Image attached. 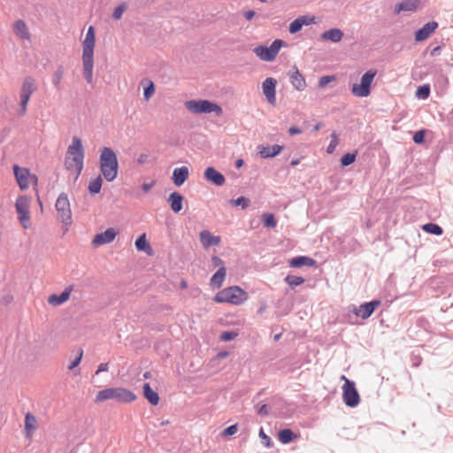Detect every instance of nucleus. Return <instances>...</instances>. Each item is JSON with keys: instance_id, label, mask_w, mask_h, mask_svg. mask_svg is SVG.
I'll use <instances>...</instances> for the list:
<instances>
[{"instance_id": "nucleus-34", "label": "nucleus", "mask_w": 453, "mask_h": 453, "mask_svg": "<svg viewBox=\"0 0 453 453\" xmlns=\"http://www.w3.org/2000/svg\"><path fill=\"white\" fill-rule=\"evenodd\" d=\"M296 438V434L290 428H284L278 432V439L282 444H288Z\"/></svg>"}, {"instance_id": "nucleus-30", "label": "nucleus", "mask_w": 453, "mask_h": 453, "mask_svg": "<svg viewBox=\"0 0 453 453\" xmlns=\"http://www.w3.org/2000/svg\"><path fill=\"white\" fill-rule=\"evenodd\" d=\"M13 30L15 34L22 40H30V33L26 22L22 19H18L14 22Z\"/></svg>"}, {"instance_id": "nucleus-22", "label": "nucleus", "mask_w": 453, "mask_h": 453, "mask_svg": "<svg viewBox=\"0 0 453 453\" xmlns=\"http://www.w3.org/2000/svg\"><path fill=\"white\" fill-rule=\"evenodd\" d=\"M167 202L171 210L174 213H179L183 209L184 196L180 192L173 191L169 195Z\"/></svg>"}, {"instance_id": "nucleus-41", "label": "nucleus", "mask_w": 453, "mask_h": 453, "mask_svg": "<svg viewBox=\"0 0 453 453\" xmlns=\"http://www.w3.org/2000/svg\"><path fill=\"white\" fill-rule=\"evenodd\" d=\"M416 97L418 99H426L430 96V86L428 84H423L418 87L415 92Z\"/></svg>"}, {"instance_id": "nucleus-37", "label": "nucleus", "mask_w": 453, "mask_h": 453, "mask_svg": "<svg viewBox=\"0 0 453 453\" xmlns=\"http://www.w3.org/2000/svg\"><path fill=\"white\" fill-rule=\"evenodd\" d=\"M357 156V150L353 152L345 153L344 155L342 156L340 159L341 166L343 168L352 165L356 161Z\"/></svg>"}, {"instance_id": "nucleus-55", "label": "nucleus", "mask_w": 453, "mask_h": 453, "mask_svg": "<svg viewBox=\"0 0 453 453\" xmlns=\"http://www.w3.org/2000/svg\"><path fill=\"white\" fill-rule=\"evenodd\" d=\"M270 406L264 403L262 404L257 410V415L261 416V417H265L269 414L270 412Z\"/></svg>"}, {"instance_id": "nucleus-35", "label": "nucleus", "mask_w": 453, "mask_h": 453, "mask_svg": "<svg viewBox=\"0 0 453 453\" xmlns=\"http://www.w3.org/2000/svg\"><path fill=\"white\" fill-rule=\"evenodd\" d=\"M102 185H103V178L101 175H98L97 177H96L94 180H92L88 183V189L89 194L91 196H96V195L99 194L102 189Z\"/></svg>"}, {"instance_id": "nucleus-28", "label": "nucleus", "mask_w": 453, "mask_h": 453, "mask_svg": "<svg viewBox=\"0 0 453 453\" xmlns=\"http://www.w3.org/2000/svg\"><path fill=\"white\" fill-rule=\"evenodd\" d=\"M322 40L330 41L332 42H339L343 37V32L340 28H330L324 31L320 35Z\"/></svg>"}, {"instance_id": "nucleus-4", "label": "nucleus", "mask_w": 453, "mask_h": 453, "mask_svg": "<svg viewBox=\"0 0 453 453\" xmlns=\"http://www.w3.org/2000/svg\"><path fill=\"white\" fill-rule=\"evenodd\" d=\"M185 106L189 111L196 114L214 112L217 117H220L223 113L219 104L207 99L188 100L185 102Z\"/></svg>"}, {"instance_id": "nucleus-2", "label": "nucleus", "mask_w": 453, "mask_h": 453, "mask_svg": "<svg viewBox=\"0 0 453 453\" xmlns=\"http://www.w3.org/2000/svg\"><path fill=\"white\" fill-rule=\"evenodd\" d=\"M248 297V293L241 287L231 286L219 291L213 297V301L218 303H229L234 305H241Z\"/></svg>"}, {"instance_id": "nucleus-19", "label": "nucleus", "mask_w": 453, "mask_h": 453, "mask_svg": "<svg viewBox=\"0 0 453 453\" xmlns=\"http://www.w3.org/2000/svg\"><path fill=\"white\" fill-rule=\"evenodd\" d=\"M289 80L290 83L296 90L303 91L305 89V79L296 65L289 72Z\"/></svg>"}, {"instance_id": "nucleus-59", "label": "nucleus", "mask_w": 453, "mask_h": 453, "mask_svg": "<svg viewBox=\"0 0 453 453\" xmlns=\"http://www.w3.org/2000/svg\"><path fill=\"white\" fill-rule=\"evenodd\" d=\"M349 312L354 313L357 317H360L359 306L357 307L355 304H351L348 307Z\"/></svg>"}, {"instance_id": "nucleus-48", "label": "nucleus", "mask_w": 453, "mask_h": 453, "mask_svg": "<svg viewBox=\"0 0 453 453\" xmlns=\"http://www.w3.org/2000/svg\"><path fill=\"white\" fill-rule=\"evenodd\" d=\"M238 334L235 331L229 330L224 331L220 334V340L223 342H230L237 337Z\"/></svg>"}, {"instance_id": "nucleus-42", "label": "nucleus", "mask_w": 453, "mask_h": 453, "mask_svg": "<svg viewBox=\"0 0 453 453\" xmlns=\"http://www.w3.org/2000/svg\"><path fill=\"white\" fill-rule=\"evenodd\" d=\"M426 129H419L416 131L412 136V140L416 144H423L426 141Z\"/></svg>"}, {"instance_id": "nucleus-49", "label": "nucleus", "mask_w": 453, "mask_h": 453, "mask_svg": "<svg viewBox=\"0 0 453 453\" xmlns=\"http://www.w3.org/2000/svg\"><path fill=\"white\" fill-rule=\"evenodd\" d=\"M259 436L261 438V442L266 447L271 448L273 445L272 439L264 432L263 428H260Z\"/></svg>"}, {"instance_id": "nucleus-32", "label": "nucleus", "mask_w": 453, "mask_h": 453, "mask_svg": "<svg viewBox=\"0 0 453 453\" xmlns=\"http://www.w3.org/2000/svg\"><path fill=\"white\" fill-rule=\"evenodd\" d=\"M418 0H403L401 3L395 4L394 12L395 14L400 13L401 12H411L416 10L418 6Z\"/></svg>"}, {"instance_id": "nucleus-8", "label": "nucleus", "mask_w": 453, "mask_h": 453, "mask_svg": "<svg viewBox=\"0 0 453 453\" xmlns=\"http://www.w3.org/2000/svg\"><path fill=\"white\" fill-rule=\"evenodd\" d=\"M55 208L58 211V218L61 222L66 226L72 224V211L70 209V203L67 195L62 192L55 203Z\"/></svg>"}, {"instance_id": "nucleus-45", "label": "nucleus", "mask_w": 453, "mask_h": 453, "mask_svg": "<svg viewBox=\"0 0 453 453\" xmlns=\"http://www.w3.org/2000/svg\"><path fill=\"white\" fill-rule=\"evenodd\" d=\"M231 203L234 206H241L242 209H246L250 205V199L242 196L236 199H232Z\"/></svg>"}, {"instance_id": "nucleus-39", "label": "nucleus", "mask_w": 453, "mask_h": 453, "mask_svg": "<svg viewBox=\"0 0 453 453\" xmlns=\"http://www.w3.org/2000/svg\"><path fill=\"white\" fill-rule=\"evenodd\" d=\"M284 281L291 288H295L302 285L305 280L301 276L288 274L285 277Z\"/></svg>"}, {"instance_id": "nucleus-14", "label": "nucleus", "mask_w": 453, "mask_h": 453, "mask_svg": "<svg viewBox=\"0 0 453 453\" xmlns=\"http://www.w3.org/2000/svg\"><path fill=\"white\" fill-rule=\"evenodd\" d=\"M204 179L215 186L220 187L226 181L225 176L213 166H208L203 173Z\"/></svg>"}, {"instance_id": "nucleus-60", "label": "nucleus", "mask_w": 453, "mask_h": 453, "mask_svg": "<svg viewBox=\"0 0 453 453\" xmlns=\"http://www.w3.org/2000/svg\"><path fill=\"white\" fill-rule=\"evenodd\" d=\"M255 14L256 12L253 10H248L244 12L243 16L247 20L250 21L254 18Z\"/></svg>"}, {"instance_id": "nucleus-38", "label": "nucleus", "mask_w": 453, "mask_h": 453, "mask_svg": "<svg viewBox=\"0 0 453 453\" xmlns=\"http://www.w3.org/2000/svg\"><path fill=\"white\" fill-rule=\"evenodd\" d=\"M262 222L264 226L267 228H273L277 225V220L274 214L269 212L264 213L262 215Z\"/></svg>"}, {"instance_id": "nucleus-6", "label": "nucleus", "mask_w": 453, "mask_h": 453, "mask_svg": "<svg viewBox=\"0 0 453 453\" xmlns=\"http://www.w3.org/2000/svg\"><path fill=\"white\" fill-rule=\"evenodd\" d=\"M377 70L369 69L361 77L360 83H354L351 88V93L358 97H366L371 94V86Z\"/></svg>"}, {"instance_id": "nucleus-64", "label": "nucleus", "mask_w": 453, "mask_h": 453, "mask_svg": "<svg viewBox=\"0 0 453 453\" xmlns=\"http://www.w3.org/2000/svg\"><path fill=\"white\" fill-rule=\"evenodd\" d=\"M323 126L324 124L322 122H318L315 126H313L311 132L319 131Z\"/></svg>"}, {"instance_id": "nucleus-10", "label": "nucleus", "mask_w": 453, "mask_h": 453, "mask_svg": "<svg viewBox=\"0 0 453 453\" xmlns=\"http://www.w3.org/2000/svg\"><path fill=\"white\" fill-rule=\"evenodd\" d=\"M67 152L73 156V160L78 170L79 175L83 168L84 159V150L81 140L79 137H73L72 144L68 147Z\"/></svg>"}, {"instance_id": "nucleus-57", "label": "nucleus", "mask_w": 453, "mask_h": 453, "mask_svg": "<svg viewBox=\"0 0 453 453\" xmlns=\"http://www.w3.org/2000/svg\"><path fill=\"white\" fill-rule=\"evenodd\" d=\"M109 369L108 363H102L98 365L97 370L96 371V374H99L103 372H107Z\"/></svg>"}, {"instance_id": "nucleus-24", "label": "nucleus", "mask_w": 453, "mask_h": 453, "mask_svg": "<svg viewBox=\"0 0 453 453\" xmlns=\"http://www.w3.org/2000/svg\"><path fill=\"white\" fill-rule=\"evenodd\" d=\"M200 242L203 248H209L211 246H217L220 243L221 238L218 235H212L210 231L203 230L199 234Z\"/></svg>"}, {"instance_id": "nucleus-58", "label": "nucleus", "mask_w": 453, "mask_h": 453, "mask_svg": "<svg viewBox=\"0 0 453 453\" xmlns=\"http://www.w3.org/2000/svg\"><path fill=\"white\" fill-rule=\"evenodd\" d=\"M303 131L301 128H299L298 127H296V126H292L289 127L288 129V134L290 135H296V134H301Z\"/></svg>"}, {"instance_id": "nucleus-43", "label": "nucleus", "mask_w": 453, "mask_h": 453, "mask_svg": "<svg viewBox=\"0 0 453 453\" xmlns=\"http://www.w3.org/2000/svg\"><path fill=\"white\" fill-rule=\"evenodd\" d=\"M155 93V85L151 81H149L147 86L143 88V98L148 101Z\"/></svg>"}, {"instance_id": "nucleus-36", "label": "nucleus", "mask_w": 453, "mask_h": 453, "mask_svg": "<svg viewBox=\"0 0 453 453\" xmlns=\"http://www.w3.org/2000/svg\"><path fill=\"white\" fill-rule=\"evenodd\" d=\"M422 229L424 232L430 234L436 235V236H440L443 234L442 227L441 226H439L438 224H435L433 222L424 224L422 226Z\"/></svg>"}, {"instance_id": "nucleus-9", "label": "nucleus", "mask_w": 453, "mask_h": 453, "mask_svg": "<svg viewBox=\"0 0 453 453\" xmlns=\"http://www.w3.org/2000/svg\"><path fill=\"white\" fill-rule=\"evenodd\" d=\"M29 205V198L26 196H19L15 202V208L19 215L18 218L24 228H28L31 226Z\"/></svg>"}, {"instance_id": "nucleus-33", "label": "nucleus", "mask_w": 453, "mask_h": 453, "mask_svg": "<svg viewBox=\"0 0 453 453\" xmlns=\"http://www.w3.org/2000/svg\"><path fill=\"white\" fill-rule=\"evenodd\" d=\"M134 246L138 251H142L149 255L151 253L152 249L150 242L147 241L145 234L138 236L134 242Z\"/></svg>"}, {"instance_id": "nucleus-56", "label": "nucleus", "mask_w": 453, "mask_h": 453, "mask_svg": "<svg viewBox=\"0 0 453 453\" xmlns=\"http://www.w3.org/2000/svg\"><path fill=\"white\" fill-rule=\"evenodd\" d=\"M211 263L214 267L224 266V261L218 256H212Z\"/></svg>"}, {"instance_id": "nucleus-50", "label": "nucleus", "mask_w": 453, "mask_h": 453, "mask_svg": "<svg viewBox=\"0 0 453 453\" xmlns=\"http://www.w3.org/2000/svg\"><path fill=\"white\" fill-rule=\"evenodd\" d=\"M82 357H83V350H82V349H79L76 357L70 363V365H68V369L72 371L75 367H77L80 365V363L82 359Z\"/></svg>"}, {"instance_id": "nucleus-26", "label": "nucleus", "mask_w": 453, "mask_h": 453, "mask_svg": "<svg viewBox=\"0 0 453 453\" xmlns=\"http://www.w3.org/2000/svg\"><path fill=\"white\" fill-rule=\"evenodd\" d=\"M226 276V269L225 266H220L211 276L210 285L213 288H220Z\"/></svg>"}, {"instance_id": "nucleus-18", "label": "nucleus", "mask_w": 453, "mask_h": 453, "mask_svg": "<svg viewBox=\"0 0 453 453\" xmlns=\"http://www.w3.org/2000/svg\"><path fill=\"white\" fill-rule=\"evenodd\" d=\"M257 150V152L262 158H273L281 153L284 150V146L279 144H274L273 146L259 145Z\"/></svg>"}, {"instance_id": "nucleus-15", "label": "nucleus", "mask_w": 453, "mask_h": 453, "mask_svg": "<svg viewBox=\"0 0 453 453\" xmlns=\"http://www.w3.org/2000/svg\"><path fill=\"white\" fill-rule=\"evenodd\" d=\"M438 22L434 20L426 23L415 32V41L423 42L426 40L438 28Z\"/></svg>"}, {"instance_id": "nucleus-46", "label": "nucleus", "mask_w": 453, "mask_h": 453, "mask_svg": "<svg viewBox=\"0 0 453 453\" xmlns=\"http://www.w3.org/2000/svg\"><path fill=\"white\" fill-rule=\"evenodd\" d=\"M19 98H20V102H19L20 108L18 111V115L24 116L27 112V104L29 102L30 97L26 96H19Z\"/></svg>"}, {"instance_id": "nucleus-5", "label": "nucleus", "mask_w": 453, "mask_h": 453, "mask_svg": "<svg viewBox=\"0 0 453 453\" xmlns=\"http://www.w3.org/2000/svg\"><path fill=\"white\" fill-rule=\"evenodd\" d=\"M288 44L281 39H275L270 46L257 45L254 48V53L263 61L272 62L277 57L281 47H287Z\"/></svg>"}, {"instance_id": "nucleus-12", "label": "nucleus", "mask_w": 453, "mask_h": 453, "mask_svg": "<svg viewBox=\"0 0 453 453\" xmlns=\"http://www.w3.org/2000/svg\"><path fill=\"white\" fill-rule=\"evenodd\" d=\"M277 81L273 77L266 78L262 83L263 93L271 104L276 103Z\"/></svg>"}, {"instance_id": "nucleus-62", "label": "nucleus", "mask_w": 453, "mask_h": 453, "mask_svg": "<svg viewBox=\"0 0 453 453\" xmlns=\"http://www.w3.org/2000/svg\"><path fill=\"white\" fill-rule=\"evenodd\" d=\"M441 46H436V47H434L433 50H431V51H430V56H431V57H436V56H439V55L441 54Z\"/></svg>"}, {"instance_id": "nucleus-3", "label": "nucleus", "mask_w": 453, "mask_h": 453, "mask_svg": "<svg viewBox=\"0 0 453 453\" xmlns=\"http://www.w3.org/2000/svg\"><path fill=\"white\" fill-rule=\"evenodd\" d=\"M135 395L123 388H108L98 391L95 401L104 402L106 400H115L118 403H128L135 400Z\"/></svg>"}, {"instance_id": "nucleus-53", "label": "nucleus", "mask_w": 453, "mask_h": 453, "mask_svg": "<svg viewBox=\"0 0 453 453\" xmlns=\"http://www.w3.org/2000/svg\"><path fill=\"white\" fill-rule=\"evenodd\" d=\"M335 79V77L334 75H324L322 77L319 78V88H324L326 87L328 83H330L331 81H333Z\"/></svg>"}, {"instance_id": "nucleus-25", "label": "nucleus", "mask_w": 453, "mask_h": 453, "mask_svg": "<svg viewBox=\"0 0 453 453\" xmlns=\"http://www.w3.org/2000/svg\"><path fill=\"white\" fill-rule=\"evenodd\" d=\"M82 61L83 76L88 83H91L93 79L94 56L82 55Z\"/></svg>"}, {"instance_id": "nucleus-20", "label": "nucleus", "mask_w": 453, "mask_h": 453, "mask_svg": "<svg viewBox=\"0 0 453 453\" xmlns=\"http://www.w3.org/2000/svg\"><path fill=\"white\" fill-rule=\"evenodd\" d=\"M381 305L380 299H373L370 302H365L359 305L360 317L363 319H369L375 310Z\"/></svg>"}, {"instance_id": "nucleus-54", "label": "nucleus", "mask_w": 453, "mask_h": 453, "mask_svg": "<svg viewBox=\"0 0 453 453\" xmlns=\"http://www.w3.org/2000/svg\"><path fill=\"white\" fill-rule=\"evenodd\" d=\"M237 430H238L237 424L230 425L223 430L222 435H224V436L234 435L237 432Z\"/></svg>"}, {"instance_id": "nucleus-13", "label": "nucleus", "mask_w": 453, "mask_h": 453, "mask_svg": "<svg viewBox=\"0 0 453 453\" xmlns=\"http://www.w3.org/2000/svg\"><path fill=\"white\" fill-rule=\"evenodd\" d=\"M117 234H118V232L116 231L115 228L109 227L105 231L96 234L94 236L92 243L96 247L110 243L115 239Z\"/></svg>"}, {"instance_id": "nucleus-47", "label": "nucleus", "mask_w": 453, "mask_h": 453, "mask_svg": "<svg viewBox=\"0 0 453 453\" xmlns=\"http://www.w3.org/2000/svg\"><path fill=\"white\" fill-rule=\"evenodd\" d=\"M303 28V26H302V23L301 21L299 20L298 18H296V19H294L290 24H289V27H288V31L291 35H295L298 32H300Z\"/></svg>"}, {"instance_id": "nucleus-44", "label": "nucleus", "mask_w": 453, "mask_h": 453, "mask_svg": "<svg viewBox=\"0 0 453 453\" xmlns=\"http://www.w3.org/2000/svg\"><path fill=\"white\" fill-rule=\"evenodd\" d=\"M338 145V135L335 131L331 134V141L326 147V153L332 154L335 150L336 146Z\"/></svg>"}, {"instance_id": "nucleus-21", "label": "nucleus", "mask_w": 453, "mask_h": 453, "mask_svg": "<svg viewBox=\"0 0 453 453\" xmlns=\"http://www.w3.org/2000/svg\"><path fill=\"white\" fill-rule=\"evenodd\" d=\"M189 170L187 166L176 167L173 169L172 180L176 187L182 186L188 179Z\"/></svg>"}, {"instance_id": "nucleus-17", "label": "nucleus", "mask_w": 453, "mask_h": 453, "mask_svg": "<svg viewBox=\"0 0 453 453\" xmlns=\"http://www.w3.org/2000/svg\"><path fill=\"white\" fill-rule=\"evenodd\" d=\"M95 40V28L89 26L82 43V55L94 56Z\"/></svg>"}, {"instance_id": "nucleus-31", "label": "nucleus", "mask_w": 453, "mask_h": 453, "mask_svg": "<svg viewBox=\"0 0 453 453\" xmlns=\"http://www.w3.org/2000/svg\"><path fill=\"white\" fill-rule=\"evenodd\" d=\"M37 427V419L32 413L27 412L25 415V432L27 437L32 436Z\"/></svg>"}, {"instance_id": "nucleus-1", "label": "nucleus", "mask_w": 453, "mask_h": 453, "mask_svg": "<svg viewBox=\"0 0 453 453\" xmlns=\"http://www.w3.org/2000/svg\"><path fill=\"white\" fill-rule=\"evenodd\" d=\"M100 170L104 178L113 181L118 176L119 162L115 151L110 147H104L99 157Z\"/></svg>"}, {"instance_id": "nucleus-27", "label": "nucleus", "mask_w": 453, "mask_h": 453, "mask_svg": "<svg viewBox=\"0 0 453 453\" xmlns=\"http://www.w3.org/2000/svg\"><path fill=\"white\" fill-rule=\"evenodd\" d=\"M142 392L144 398L153 406H156L159 403V395L150 385L149 382L143 384Z\"/></svg>"}, {"instance_id": "nucleus-11", "label": "nucleus", "mask_w": 453, "mask_h": 453, "mask_svg": "<svg viewBox=\"0 0 453 453\" xmlns=\"http://www.w3.org/2000/svg\"><path fill=\"white\" fill-rule=\"evenodd\" d=\"M13 174L15 176L18 186L21 190H26L28 188L30 179H33L34 181L37 183V177L35 175H32L30 171L26 167H20L18 165H14Z\"/></svg>"}, {"instance_id": "nucleus-40", "label": "nucleus", "mask_w": 453, "mask_h": 453, "mask_svg": "<svg viewBox=\"0 0 453 453\" xmlns=\"http://www.w3.org/2000/svg\"><path fill=\"white\" fill-rule=\"evenodd\" d=\"M64 74V68L62 65L58 66L57 70L52 75V83L58 90H60V83Z\"/></svg>"}, {"instance_id": "nucleus-61", "label": "nucleus", "mask_w": 453, "mask_h": 453, "mask_svg": "<svg viewBox=\"0 0 453 453\" xmlns=\"http://www.w3.org/2000/svg\"><path fill=\"white\" fill-rule=\"evenodd\" d=\"M136 161L139 165L145 164L148 161V155L143 153L140 154Z\"/></svg>"}, {"instance_id": "nucleus-63", "label": "nucleus", "mask_w": 453, "mask_h": 453, "mask_svg": "<svg viewBox=\"0 0 453 453\" xmlns=\"http://www.w3.org/2000/svg\"><path fill=\"white\" fill-rule=\"evenodd\" d=\"M153 186V182H150V183H143L142 185V189L144 191V192H149L150 190V188H152Z\"/></svg>"}, {"instance_id": "nucleus-23", "label": "nucleus", "mask_w": 453, "mask_h": 453, "mask_svg": "<svg viewBox=\"0 0 453 453\" xmlns=\"http://www.w3.org/2000/svg\"><path fill=\"white\" fill-rule=\"evenodd\" d=\"M316 264L317 261L315 259L307 256L294 257L288 262L289 266L292 268H301L303 266L311 267L316 265Z\"/></svg>"}, {"instance_id": "nucleus-51", "label": "nucleus", "mask_w": 453, "mask_h": 453, "mask_svg": "<svg viewBox=\"0 0 453 453\" xmlns=\"http://www.w3.org/2000/svg\"><path fill=\"white\" fill-rule=\"evenodd\" d=\"M125 10H126V5H125V4H121L118 5V6L114 9L113 12H112V18H113L114 19H119L122 17V15H123V13H124Z\"/></svg>"}, {"instance_id": "nucleus-29", "label": "nucleus", "mask_w": 453, "mask_h": 453, "mask_svg": "<svg viewBox=\"0 0 453 453\" xmlns=\"http://www.w3.org/2000/svg\"><path fill=\"white\" fill-rule=\"evenodd\" d=\"M36 85L35 79L31 76H27L24 79L19 96H31V95L36 90Z\"/></svg>"}, {"instance_id": "nucleus-16", "label": "nucleus", "mask_w": 453, "mask_h": 453, "mask_svg": "<svg viewBox=\"0 0 453 453\" xmlns=\"http://www.w3.org/2000/svg\"><path fill=\"white\" fill-rule=\"evenodd\" d=\"M74 286H67L60 294H52L48 298V303L52 306H60L65 303L71 296Z\"/></svg>"}, {"instance_id": "nucleus-52", "label": "nucleus", "mask_w": 453, "mask_h": 453, "mask_svg": "<svg viewBox=\"0 0 453 453\" xmlns=\"http://www.w3.org/2000/svg\"><path fill=\"white\" fill-rule=\"evenodd\" d=\"M299 20L302 23V26H309L315 23V17L310 15H303L298 17Z\"/></svg>"}, {"instance_id": "nucleus-7", "label": "nucleus", "mask_w": 453, "mask_h": 453, "mask_svg": "<svg viewBox=\"0 0 453 453\" xmlns=\"http://www.w3.org/2000/svg\"><path fill=\"white\" fill-rule=\"evenodd\" d=\"M342 379L345 382L342 386V400L343 403L350 408L357 407L360 403V395L357 390L356 384L354 381L347 379L342 375Z\"/></svg>"}]
</instances>
